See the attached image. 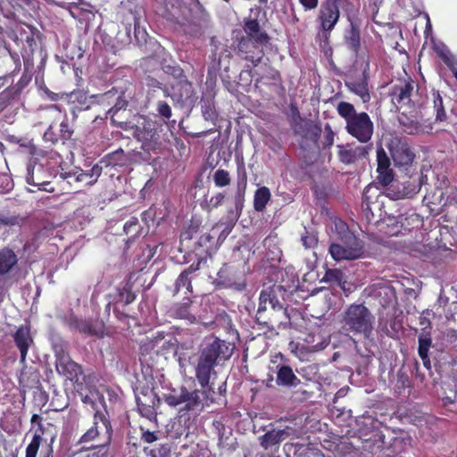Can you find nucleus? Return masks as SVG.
<instances>
[{"label": "nucleus", "instance_id": "1", "mask_svg": "<svg viewBox=\"0 0 457 457\" xmlns=\"http://www.w3.org/2000/svg\"><path fill=\"white\" fill-rule=\"evenodd\" d=\"M232 353L233 346L226 341L215 337L205 339L195 367V377L202 387L208 386L217 360H228Z\"/></svg>", "mask_w": 457, "mask_h": 457}, {"label": "nucleus", "instance_id": "2", "mask_svg": "<svg viewBox=\"0 0 457 457\" xmlns=\"http://www.w3.org/2000/svg\"><path fill=\"white\" fill-rule=\"evenodd\" d=\"M375 317L363 304H351L344 312L343 328L348 333L369 337L373 330Z\"/></svg>", "mask_w": 457, "mask_h": 457}, {"label": "nucleus", "instance_id": "3", "mask_svg": "<svg viewBox=\"0 0 457 457\" xmlns=\"http://www.w3.org/2000/svg\"><path fill=\"white\" fill-rule=\"evenodd\" d=\"M336 228L345 233L341 243L332 244L329 253L336 261L356 260L362 256V243L353 234L347 230L346 224L342 220L336 223Z\"/></svg>", "mask_w": 457, "mask_h": 457}, {"label": "nucleus", "instance_id": "4", "mask_svg": "<svg viewBox=\"0 0 457 457\" xmlns=\"http://www.w3.org/2000/svg\"><path fill=\"white\" fill-rule=\"evenodd\" d=\"M112 440V427L104 413L96 412L93 425L80 437V443H96L98 446H106Z\"/></svg>", "mask_w": 457, "mask_h": 457}, {"label": "nucleus", "instance_id": "5", "mask_svg": "<svg viewBox=\"0 0 457 457\" xmlns=\"http://www.w3.org/2000/svg\"><path fill=\"white\" fill-rule=\"evenodd\" d=\"M162 340H164L161 346L162 351L172 352L177 357L180 369L185 370L187 363L189 362L190 356L194 349L193 340L189 339L184 343H181L179 342L176 337L169 336L168 338L165 339L162 334H159V336L154 339L152 347H158L159 344Z\"/></svg>", "mask_w": 457, "mask_h": 457}, {"label": "nucleus", "instance_id": "6", "mask_svg": "<svg viewBox=\"0 0 457 457\" xmlns=\"http://www.w3.org/2000/svg\"><path fill=\"white\" fill-rule=\"evenodd\" d=\"M55 356V370L59 375L66 379L73 380L81 373V368L73 361L67 353L66 345L62 343H54L53 345Z\"/></svg>", "mask_w": 457, "mask_h": 457}, {"label": "nucleus", "instance_id": "7", "mask_svg": "<svg viewBox=\"0 0 457 457\" xmlns=\"http://www.w3.org/2000/svg\"><path fill=\"white\" fill-rule=\"evenodd\" d=\"M53 172L47 170L37 160V156H33L27 166L26 181L28 184L37 187L39 190L51 192L54 189L48 188L50 179L53 178Z\"/></svg>", "mask_w": 457, "mask_h": 457}, {"label": "nucleus", "instance_id": "8", "mask_svg": "<svg viewBox=\"0 0 457 457\" xmlns=\"http://www.w3.org/2000/svg\"><path fill=\"white\" fill-rule=\"evenodd\" d=\"M345 129L358 141L367 143L371 139L374 126L366 112H359L358 115H355L347 122Z\"/></svg>", "mask_w": 457, "mask_h": 457}, {"label": "nucleus", "instance_id": "9", "mask_svg": "<svg viewBox=\"0 0 457 457\" xmlns=\"http://www.w3.org/2000/svg\"><path fill=\"white\" fill-rule=\"evenodd\" d=\"M134 137L142 142L145 151H151L159 144V137L156 132L155 123L145 117L140 118L134 130Z\"/></svg>", "mask_w": 457, "mask_h": 457}, {"label": "nucleus", "instance_id": "10", "mask_svg": "<svg viewBox=\"0 0 457 457\" xmlns=\"http://www.w3.org/2000/svg\"><path fill=\"white\" fill-rule=\"evenodd\" d=\"M389 149L395 166L406 167L413 162L414 154L405 141L395 138L391 141Z\"/></svg>", "mask_w": 457, "mask_h": 457}, {"label": "nucleus", "instance_id": "11", "mask_svg": "<svg viewBox=\"0 0 457 457\" xmlns=\"http://www.w3.org/2000/svg\"><path fill=\"white\" fill-rule=\"evenodd\" d=\"M176 3L177 5L171 4L170 9L167 5L166 10L162 12V15L169 19L179 20L181 18L189 21L194 20L201 12V6L197 1L194 0L191 7L181 5L179 1H176Z\"/></svg>", "mask_w": 457, "mask_h": 457}, {"label": "nucleus", "instance_id": "12", "mask_svg": "<svg viewBox=\"0 0 457 457\" xmlns=\"http://www.w3.org/2000/svg\"><path fill=\"white\" fill-rule=\"evenodd\" d=\"M74 329L87 337H103L105 335L104 324L100 320H74L71 323Z\"/></svg>", "mask_w": 457, "mask_h": 457}, {"label": "nucleus", "instance_id": "13", "mask_svg": "<svg viewBox=\"0 0 457 457\" xmlns=\"http://www.w3.org/2000/svg\"><path fill=\"white\" fill-rule=\"evenodd\" d=\"M318 19L323 31L330 32L339 19V9L332 2H325L320 5Z\"/></svg>", "mask_w": 457, "mask_h": 457}, {"label": "nucleus", "instance_id": "14", "mask_svg": "<svg viewBox=\"0 0 457 457\" xmlns=\"http://www.w3.org/2000/svg\"><path fill=\"white\" fill-rule=\"evenodd\" d=\"M13 340L21 353V362L24 363L28 351L33 344L30 328L28 325H22L18 328L13 334Z\"/></svg>", "mask_w": 457, "mask_h": 457}, {"label": "nucleus", "instance_id": "15", "mask_svg": "<svg viewBox=\"0 0 457 457\" xmlns=\"http://www.w3.org/2000/svg\"><path fill=\"white\" fill-rule=\"evenodd\" d=\"M378 179L383 186L389 185L394 179L393 170L390 168V160L386 151L379 147L377 149Z\"/></svg>", "mask_w": 457, "mask_h": 457}, {"label": "nucleus", "instance_id": "16", "mask_svg": "<svg viewBox=\"0 0 457 457\" xmlns=\"http://www.w3.org/2000/svg\"><path fill=\"white\" fill-rule=\"evenodd\" d=\"M295 430L290 427L282 429H272L260 437V444L264 449L278 445L281 442L294 434Z\"/></svg>", "mask_w": 457, "mask_h": 457}, {"label": "nucleus", "instance_id": "17", "mask_svg": "<svg viewBox=\"0 0 457 457\" xmlns=\"http://www.w3.org/2000/svg\"><path fill=\"white\" fill-rule=\"evenodd\" d=\"M183 399L187 409L195 410L204 405V400L205 399V393L201 390H194L192 392L187 391L183 387Z\"/></svg>", "mask_w": 457, "mask_h": 457}, {"label": "nucleus", "instance_id": "18", "mask_svg": "<svg viewBox=\"0 0 457 457\" xmlns=\"http://www.w3.org/2000/svg\"><path fill=\"white\" fill-rule=\"evenodd\" d=\"M345 86L351 92L358 96L363 103H368L370 100L366 79L361 78L360 79L347 81L345 82Z\"/></svg>", "mask_w": 457, "mask_h": 457}, {"label": "nucleus", "instance_id": "19", "mask_svg": "<svg viewBox=\"0 0 457 457\" xmlns=\"http://www.w3.org/2000/svg\"><path fill=\"white\" fill-rule=\"evenodd\" d=\"M269 307L272 310L281 309V305L273 292L270 289L262 290L259 297L258 312H264Z\"/></svg>", "mask_w": 457, "mask_h": 457}, {"label": "nucleus", "instance_id": "20", "mask_svg": "<svg viewBox=\"0 0 457 457\" xmlns=\"http://www.w3.org/2000/svg\"><path fill=\"white\" fill-rule=\"evenodd\" d=\"M413 91L412 82H404L403 85L396 86L394 91L393 99L399 104H407L411 102V96Z\"/></svg>", "mask_w": 457, "mask_h": 457}, {"label": "nucleus", "instance_id": "21", "mask_svg": "<svg viewBox=\"0 0 457 457\" xmlns=\"http://www.w3.org/2000/svg\"><path fill=\"white\" fill-rule=\"evenodd\" d=\"M37 160L47 170H51L54 177L62 159L58 153L51 151L40 155Z\"/></svg>", "mask_w": 457, "mask_h": 457}, {"label": "nucleus", "instance_id": "22", "mask_svg": "<svg viewBox=\"0 0 457 457\" xmlns=\"http://www.w3.org/2000/svg\"><path fill=\"white\" fill-rule=\"evenodd\" d=\"M245 31L249 36L250 39L254 40L258 44H262L268 39L267 35L260 30V26L256 20L246 21Z\"/></svg>", "mask_w": 457, "mask_h": 457}, {"label": "nucleus", "instance_id": "23", "mask_svg": "<svg viewBox=\"0 0 457 457\" xmlns=\"http://www.w3.org/2000/svg\"><path fill=\"white\" fill-rule=\"evenodd\" d=\"M298 382L297 377L288 366L279 368L277 374V383L282 386H295Z\"/></svg>", "mask_w": 457, "mask_h": 457}, {"label": "nucleus", "instance_id": "24", "mask_svg": "<svg viewBox=\"0 0 457 457\" xmlns=\"http://www.w3.org/2000/svg\"><path fill=\"white\" fill-rule=\"evenodd\" d=\"M17 263L15 253L9 249L0 251V273H7Z\"/></svg>", "mask_w": 457, "mask_h": 457}, {"label": "nucleus", "instance_id": "25", "mask_svg": "<svg viewBox=\"0 0 457 457\" xmlns=\"http://www.w3.org/2000/svg\"><path fill=\"white\" fill-rule=\"evenodd\" d=\"M400 122L403 128V130L408 134L429 132L432 129L431 126H429V125L424 126L417 119L410 120L408 118H406V120H404L403 119H401Z\"/></svg>", "mask_w": 457, "mask_h": 457}, {"label": "nucleus", "instance_id": "26", "mask_svg": "<svg viewBox=\"0 0 457 457\" xmlns=\"http://www.w3.org/2000/svg\"><path fill=\"white\" fill-rule=\"evenodd\" d=\"M434 50L444 62L453 71V72L456 71V60L444 44H435Z\"/></svg>", "mask_w": 457, "mask_h": 457}, {"label": "nucleus", "instance_id": "27", "mask_svg": "<svg viewBox=\"0 0 457 457\" xmlns=\"http://www.w3.org/2000/svg\"><path fill=\"white\" fill-rule=\"evenodd\" d=\"M270 195H271L268 187H262L258 188L254 194V209L258 212L263 211L270 199Z\"/></svg>", "mask_w": 457, "mask_h": 457}, {"label": "nucleus", "instance_id": "28", "mask_svg": "<svg viewBox=\"0 0 457 457\" xmlns=\"http://www.w3.org/2000/svg\"><path fill=\"white\" fill-rule=\"evenodd\" d=\"M420 189V182L418 178H410L403 184V189L399 190L400 197H411Z\"/></svg>", "mask_w": 457, "mask_h": 457}, {"label": "nucleus", "instance_id": "29", "mask_svg": "<svg viewBox=\"0 0 457 457\" xmlns=\"http://www.w3.org/2000/svg\"><path fill=\"white\" fill-rule=\"evenodd\" d=\"M338 148V156L342 162L344 163H351L353 162L357 158V151L362 152L363 148H356L353 149L349 146L345 145H337Z\"/></svg>", "mask_w": 457, "mask_h": 457}, {"label": "nucleus", "instance_id": "30", "mask_svg": "<svg viewBox=\"0 0 457 457\" xmlns=\"http://www.w3.org/2000/svg\"><path fill=\"white\" fill-rule=\"evenodd\" d=\"M44 431L35 432L32 440L26 447L25 457H37L39 446L43 440Z\"/></svg>", "mask_w": 457, "mask_h": 457}, {"label": "nucleus", "instance_id": "31", "mask_svg": "<svg viewBox=\"0 0 457 457\" xmlns=\"http://www.w3.org/2000/svg\"><path fill=\"white\" fill-rule=\"evenodd\" d=\"M434 109L436 111V120L443 121L446 119V113L444 108L443 98L438 91L432 93Z\"/></svg>", "mask_w": 457, "mask_h": 457}, {"label": "nucleus", "instance_id": "32", "mask_svg": "<svg viewBox=\"0 0 457 457\" xmlns=\"http://www.w3.org/2000/svg\"><path fill=\"white\" fill-rule=\"evenodd\" d=\"M337 111L338 114L345 120L346 123L355 115H358L354 106L347 102H340L337 106Z\"/></svg>", "mask_w": 457, "mask_h": 457}, {"label": "nucleus", "instance_id": "33", "mask_svg": "<svg viewBox=\"0 0 457 457\" xmlns=\"http://www.w3.org/2000/svg\"><path fill=\"white\" fill-rule=\"evenodd\" d=\"M431 346V338L429 332H423L419 337V355L420 359H425L428 355V350Z\"/></svg>", "mask_w": 457, "mask_h": 457}, {"label": "nucleus", "instance_id": "34", "mask_svg": "<svg viewBox=\"0 0 457 457\" xmlns=\"http://www.w3.org/2000/svg\"><path fill=\"white\" fill-rule=\"evenodd\" d=\"M306 342H307L306 345H302L301 347H299V345H296L295 349L292 350L293 352L295 353V354L299 358H302V357L296 352L298 349H300V350L305 349L307 352L314 353V352H318V351L323 350L328 345V342L326 339H321L316 345H310L311 341L309 339H307Z\"/></svg>", "mask_w": 457, "mask_h": 457}, {"label": "nucleus", "instance_id": "35", "mask_svg": "<svg viewBox=\"0 0 457 457\" xmlns=\"http://www.w3.org/2000/svg\"><path fill=\"white\" fill-rule=\"evenodd\" d=\"M191 273H192V269L190 268V269L181 272V274L179 276V278L176 280V284H175L176 290L178 292L180 291L183 287H185L187 289V291H191V287H192L191 281L188 277L189 274H191Z\"/></svg>", "mask_w": 457, "mask_h": 457}, {"label": "nucleus", "instance_id": "36", "mask_svg": "<svg viewBox=\"0 0 457 457\" xmlns=\"http://www.w3.org/2000/svg\"><path fill=\"white\" fill-rule=\"evenodd\" d=\"M213 181L216 187H223L230 184L231 179L227 170L218 169L213 173Z\"/></svg>", "mask_w": 457, "mask_h": 457}, {"label": "nucleus", "instance_id": "37", "mask_svg": "<svg viewBox=\"0 0 457 457\" xmlns=\"http://www.w3.org/2000/svg\"><path fill=\"white\" fill-rule=\"evenodd\" d=\"M374 445H369V440H367V445L365 448L372 453H377L382 450L385 447L384 436L380 432H377L373 435Z\"/></svg>", "mask_w": 457, "mask_h": 457}, {"label": "nucleus", "instance_id": "38", "mask_svg": "<svg viewBox=\"0 0 457 457\" xmlns=\"http://www.w3.org/2000/svg\"><path fill=\"white\" fill-rule=\"evenodd\" d=\"M183 387H181L179 392H171L165 395L166 403L170 406H177L179 404L184 403L185 400L183 399Z\"/></svg>", "mask_w": 457, "mask_h": 457}, {"label": "nucleus", "instance_id": "39", "mask_svg": "<svg viewBox=\"0 0 457 457\" xmlns=\"http://www.w3.org/2000/svg\"><path fill=\"white\" fill-rule=\"evenodd\" d=\"M347 45L352 50L357 52L360 46V36L357 31H351L350 36L347 37Z\"/></svg>", "mask_w": 457, "mask_h": 457}, {"label": "nucleus", "instance_id": "40", "mask_svg": "<svg viewBox=\"0 0 457 457\" xmlns=\"http://www.w3.org/2000/svg\"><path fill=\"white\" fill-rule=\"evenodd\" d=\"M75 96L80 104V108L85 110L90 107L91 103H93V99L96 97L94 95L87 97L84 93H78L75 95Z\"/></svg>", "mask_w": 457, "mask_h": 457}, {"label": "nucleus", "instance_id": "41", "mask_svg": "<svg viewBox=\"0 0 457 457\" xmlns=\"http://www.w3.org/2000/svg\"><path fill=\"white\" fill-rule=\"evenodd\" d=\"M102 168L99 165H94L88 173L89 180L87 185H93L96 182L98 177L101 175Z\"/></svg>", "mask_w": 457, "mask_h": 457}, {"label": "nucleus", "instance_id": "42", "mask_svg": "<svg viewBox=\"0 0 457 457\" xmlns=\"http://www.w3.org/2000/svg\"><path fill=\"white\" fill-rule=\"evenodd\" d=\"M158 112L159 113L166 119H170L171 116V109L170 105L165 102L158 103Z\"/></svg>", "mask_w": 457, "mask_h": 457}, {"label": "nucleus", "instance_id": "43", "mask_svg": "<svg viewBox=\"0 0 457 457\" xmlns=\"http://www.w3.org/2000/svg\"><path fill=\"white\" fill-rule=\"evenodd\" d=\"M138 227V221L136 218H131L124 224V231L129 234L136 232Z\"/></svg>", "mask_w": 457, "mask_h": 457}, {"label": "nucleus", "instance_id": "44", "mask_svg": "<svg viewBox=\"0 0 457 457\" xmlns=\"http://www.w3.org/2000/svg\"><path fill=\"white\" fill-rule=\"evenodd\" d=\"M342 277L341 271L337 270H329L325 274V279L327 281H340Z\"/></svg>", "mask_w": 457, "mask_h": 457}, {"label": "nucleus", "instance_id": "45", "mask_svg": "<svg viewBox=\"0 0 457 457\" xmlns=\"http://www.w3.org/2000/svg\"><path fill=\"white\" fill-rule=\"evenodd\" d=\"M302 241L306 248H312L317 245L318 239L314 235H307L302 237Z\"/></svg>", "mask_w": 457, "mask_h": 457}, {"label": "nucleus", "instance_id": "46", "mask_svg": "<svg viewBox=\"0 0 457 457\" xmlns=\"http://www.w3.org/2000/svg\"><path fill=\"white\" fill-rule=\"evenodd\" d=\"M223 199H224V195L221 193H218L210 198L209 205L212 208H217L221 204Z\"/></svg>", "mask_w": 457, "mask_h": 457}, {"label": "nucleus", "instance_id": "47", "mask_svg": "<svg viewBox=\"0 0 457 457\" xmlns=\"http://www.w3.org/2000/svg\"><path fill=\"white\" fill-rule=\"evenodd\" d=\"M305 11L315 9L319 4V0H299Z\"/></svg>", "mask_w": 457, "mask_h": 457}, {"label": "nucleus", "instance_id": "48", "mask_svg": "<svg viewBox=\"0 0 457 457\" xmlns=\"http://www.w3.org/2000/svg\"><path fill=\"white\" fill-rule=\"evenodd\" d=\"M429 314V311L427 310L426 312H423L421 316L420 317V325L423 327V332H425L426 328H430V320L427 315Z\"/></svg>", "mask_w": 457, "mask_h": 457}, {"label": "nucleus", "instance_id": "49", "mask_svg": "<svg viewBox=\"0 0 457 457\" xmlns=\"http://www.w3.org/2000/svg\"><path fill=\"white\" fill-rule=\"evenodd\" d=\"M142 438L146 443H153L157 440V436L154 432L145 431L143 433Z\"/></svg>", "mask_w": 457, "mask_h": 457}, {"label": "nucleus", "instance_id": "50", "mask_svg": "<svg viewBox=\"0 0 457 457\" xmlns=\"http://www.w3.org/2000/svg\"><path fill=\"white\" fill-rule=\"evenodd\" d=\"M31 423L32 424H37L38 429L36 432L44 431L43 430V424H42V418L38 414H33L31 417Z\"/></svg>", "mask_w": 457, "mask_h": 457}, {"label": "nucleus", "instance_id": "51", "mask_svg": "<svg viewBox=\"0 0 457 457\" xmlns=\"http://www.w3.org/2000/svg\"><path fill=\"white\" fill-rule=\"evenodd\" d=\"M16 219L13 217H0V224L12 225L15 223Z\"/></svg>", "mask_w": 457, "mask_h": 457}, {"label": "nucleus", "instance_id": "52", "mask_svg": "<svg viewBox=\"0 0 457 457\" xmlns=\"http://www.w3.org/2000/svg\"><path fill=\"white\" fill-rule=\"evenodd\" d=\"M76 180L79 181V182L85 181L87 183V181L89 180L88 173L87 172H83V171L80 172L79 174H78L76 176Z\"/></svg>", "mask_w": 457, "mask_h": 457}, {"label": "nucleus", "instance_id": "53", "mask_svg": "<svg viewBox=\"0 0 457 457\" xmlns=\"http://www.w3.org/2000/svg\"><path fill=\"white\" fill-rule=\"evenodd\" d=\"M401 228L402 226L396 225L391 229L386 230V233H387L390 236H396L401 231Z\"/></svg>", "mask_w": 457, "mask_h": 457}, {"label": "nucleus", "instance_id": "54", "mask_svg": "<svg viewBox=\"0 0 457 457\" xmlns=\"http://www.w3.org/2000/svg\"><path fill=\"white\" fill-rule=\"evenodd\" d=\"M348 0H327L326 2H332L336 4V6L339 9V7H344Z\"/></svg>", "mask_w": 457, "mask_h": 457}, {"label": "nucleus", "instance_id": "55", "mask_svg": "<svg viewBox=\"0 0 457 457\" xmlns=\"http://www.w3.org/2000/svg\"><path fill=\"white\" fill-rule=\"evenodd\" d=\"M45 92L47 95L48 98L51 99L52 101H57L58 100L59 97H58L57 94L50 92L47 89Z\"/></svg>", "mask_w": 457, "mask_h": 457}, {"label": "nucleus", "instance_id": "56", "mask_svg": "<svg viewBox=\"0 0 457 457\" xmlns=\"http://www.w3.org/2000/svg\"><path fill=\"white\" fill-rule=\"evenodd\" d=\"M178 315L181 319L190 320L191 318H193L192 316L189 315V313L187 312V309H184L183 311H181V312L179 313Z\"/></svg>", "mask_w": 457, "mask_h": 457}, {"label": "nucleus", "instance_id": "57", "mask_svg": "<svg viewBox=\"0 0 457 457\" xmlns=\"http://www.w3.org/2000/svg\"><path fill=\"white\" fill-rule=\"evenodd\" d=\"M422 360V362H423V365L428 369L429 370L430 369V360L428 358V355H426V358L425 359H421Z\"/></svg>", "mask_w": 457, "mask_h": 457}, {"label": "nucleus", "instance_id": "58", "mask_svg": "<svg viewBox=\"0 0 457 457\" xmlns=\"http://www.w3.org/2000/svg\"><path fill=\"white\" fill-rule=\"evenodd\" d=\"M443 402H444L445 405H447V404L453 403L454 401L453 399H451L450 397H445V398H443Z\"/></svg>", "mask_w": 457, "mask_h": 457}, {"label": "nucleus", "instance_id": "59", "mask_svg": "<svg viewBox=\"0 0 457 457\" xmlns=\"http://www.w3.org/2000/svg\"><path fill=\"white\" fill-rule=\"evenodd\" d=\"M87 457H99V453L96 452H93V453L87 454Z\"/></svg>", "mask_w": 457, "mask_h": 457}, {"label": "nucleus", "instance_id": "60", "mask_svg": "<svg viewBox=\"0 0 457 457\" xmlns=\"http://www.w3.org/2000/svg\"><path fill=\"white\" fill-rule=\"evenodd\" d=\"M245 42L240 44V46H239L240 50H242V49H243V47L245 46Z\"/></svg>", "mask_w": 457, "mask_h": 457}, {"label": "nucleus", "instance_id": "61", "mask_svg": "<svg viewBox=\"0 0 457 457\" xmlns=\"http://www.w3.org/2000/svg\"><path fill=\"white\" fill-rule=\"evenodd\" d=\"M453 76H454V78H455V79H456V80H457V71H453Z\"/></svg>", "mask_w": 457, "mask_h": 457}, {"label": "nucleus", "instance_id": "62", "mask_svg": "<svg viewBox=\"0 0 457 457\" xmlns=\"http://www.w3.org/2000/svg\"><path fill=\"white\" fill-rule=\"evenodd\" d=\"M134 299L133 296H131L129 299L127 300V303H130Z\"/></svg>", "mask_w": 457, "mask_h": 457}, {"label": "nucleus", "instance_id": "63", "mask_svg": "<svg viewBox=\"0 0 457 457\" xmlns=\"http://www.w3.org/2000/svg\"><path fill=\"white\" fill-rule=\"evenodd\" d=\"M430 27H431V24H429V20H428V28H427V29H430Z\"/></svg>", "mask_w": 457, "mask_h": 457}, {"label": "nucleus", "instance_id": "64", "mask_svg": "<svg viewBox=\"0 0 457 457\" xmlns=\"http://www.w3.org/2000/svg\"><path fill=\"white\" fill-rule=\"evenodd\" d=\"M50 108L57 109V106L53 104V105L50 106Z\"/></svg>", "mask_w": 457, "mask_h": 457}]
</instances>
